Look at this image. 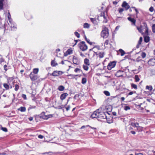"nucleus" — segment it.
Masks as SVG:
<instances>
[{
  "label": "nucleus",
  "instance_id": "1",
  "mask_svg": "<svg viewBox=\"0 0 155 155\" xmlns=\"http://www.w3.org/2000/svg\"><path fill=\"white\" fill-rule=\"evenodd\" d=\"M91 117L92 118H96L98 120L100 121H105L104 120H107V122L108 123H111V121H108L107 116L105 113L101 111L100 109H98L94 111L91 114Z\"/></svg>",
  "mask_w": 155,
  "mask_h": 155
},
{
  "label": "nucleus",
  "instance_id": "2",
  "mask_svg": "<svg viewBox=\"0 0 155 155\" xmlns=\"http://www.w3.org/2000/svg\"><path fill=\"white\" fill-rule=\"evenodd\" d=\"M92 54H93L92 58H97L99 57L100 58H102L104 57V52L98 51L95 52L93 51Z\"/></svg>",
  "mask_w": 155,
  "mask_h": 155
},
{
  "label": "nucleus",
  "instance_id": "3",
  "mask_svg": "<svg viewBox=\"0 0 155 155\" xmlns=\"http://www.w3.org/2000/svg\"><path fill=\"white\" fill-rule=\"evenodd\" d=\"M78 46L80 49L83 51H86L87 49V46L86 45L85 42L82 41L78 44Z\"/></svg>",
  "mask_w": 155,
  "mask_h": 155
},
{
  "label": "nucleus",
  "instance_id": "4",
  "mask_svg": "<svg viewBox=\"0 0 155 155\" xmlns=\"http://www.w3.org/2000/svg\"><path fill=\"white\" fill-rule=\"evenodd\" d=\"M101 36L104 38H106L109 35L108 29L106 27H105L102 30L101 33Z\"/></svg>",
  "mask_w": 155,
  "mask_h": 155
},
{
  "label": "nucleus",
  "instance_id": "5",
  "mask_svg": "<svg viewBox=\"0 0 155 155\" xmlns=\"http://www.w3.org/2000/svg\"><path fill=\"white\" fill-rule=\"evenodd\" d=\"M116 64V62L115 61L110 62L109 63L107 66V68L108 70H110L112 68L115 67Z\"/></svg>",
  "mask_w": 155,
  "mask_h": 155
},
{
  "label": "nucleus",
  "instance_id": "6",
  "mask_svg": "<svg viewBox=\"0 0 155 155\" xmlns=\"http://www.w3.org/2000/svg\"><path fill=\"white\" fill-rule=\"evenodd\" d=\"M29 77L32 81H35L37 80L38 78L37 75L31 72L29 75Z\"/></svg>",
  "mask_w": 155,
  "mask_h": 155
},
{
  "label": "nucleus",
  "instance_id": "7",
  "mask_svg": "<svg viewBox=\"0 0 155 155\" xmlns=\"http://www.w3.org/2000/svg\"><path fill=\"white\" fill-rule=\"evenodd\" d=\"M63 72L61 71H55L51 74V75L54 76H57L61 75Z\"/></svg>",
  "mask_w": 155,
  "mask_h": 155
},
{
  "label": "nucleus",
  "instance_id": "8",
  "mask_svg": "<svg viewBox=\"0 0 155 155\" xmlns=\"http://www.w3.org/2000/svg\"><path fill=\"white\" fill-rule=\"evenodd\" d=\"M73 62L74 64L77 65H78L80 63V61L78 58L75 56L73 57Z\"/></svg>",
  "mask_w": 155,
  "mask_h": 155
},
{
  "label": "nucleus",
  "instance_id": "9",
  "mask_svg": "<svg viewBox=\"0 0 155 155\" xmlns=\"http://www.w3.org/2000/svg\"><path fill=\"white\" fill-rule=\"evenodd\" d=\"M121 6L123 7L124 8L126 9V10H128L130 7V6L125 1L123 2Z\"/></svg>",
  "mask_w": 155,
  "mask_h": 155
},
{
  "label": "nucleus",
  "instance_id": "10",
  "mask_svg": "<svg viewBox=\"0 0 155 155\" xmlns=\"http://www.w3.org/2000/svg\"><path fill=\"white\" fill-rule=\"evenodd\" d=\"M148 64L150 66H154L155 65V59H151L148 61Z\"/></svg>",
  "mask_w": 155,
  "mask_h": 155
},
{
  "label": "nucleus",
  "instance_id": "11",
  "mask_svg": "<svg viewBox=\"0 0 155 155\" xmlns=\"http://www.w3.org/2000/svg\"><path fill=\"white\" fill-rule=\"evenodd\" d=\"M8 24L13 29L16 28V25L12 20V21L11 22L8 23Z\"/></svg>",
  "mask_w": 155,
  "mask_h": 155
},
{
  "label": "nucleus",
  "instance_id": "12",
  "mask_svg": "<svg viewBox=\"0 0 155 155\" xmlns=\"http://www.w3.org/2000/svg\"><path fill=\"white\" fill-rule=\"evenodd\" d=\"M127 19L129 21H131L133 25H135L136 20L134 18H131L130 17H128L127 18Z\"/></svg>",
  "mask_w": 155,
  "mask_h": 155
},
{
  "label": "nucleus",
  "instance_id": "13",
  "mask_svg": "<svg viewBox=\"0 0 155 155\" xmlns=\"http://www.w3.org/2000/svg\"><path fill=\"white\" fill-rule=\"evenodd\" d=\"M68 94L67 93H64L61 94L60 96V99L61 100H63L68 95Z\"/></svg>",
  "mask_w": 155,
  "mask_h": 155
},
{
  "label": "nucleus",
  "instance_id": "14",
  "mask_svg": "<svg viewBox=\"0 0 155 155\" xmlns=\"http://www.w3.org/2000/svg\"><path fill=\"white\" fill-rule=\"evenodd\" d=\"M101 17H102L104 19L103 20V22L104 23H106L107 22V17L104 14V13H103V14H102L101 15Z\"/></svg>",
  "mask_w": 155,
  "mask_h": 155
},
{
  "label": "nucleus",
  "instance_id": "15",
  "mask_svg": "<svg viewBox=\"0 0 155 155\" xmlns=\"http://www.w3.org/2000/svg\"><path fill=\"white\" fill-rule=\"evenodd\" d=\"M45 114V113L44 112H42L40 114V117L45 119H47L48 117L47 116H46Z\"/></svg>",
  "mask_w": 155,
  "mask_h": 155
},
{
  "label": "nucleus",
  "instance_id": "16",
  "mask_svg": "<svg viewBox=\"0 0 155 155\" xmlns=\"http://www.w3.org/2000/svg\"><path fill=\"white\" fill-rule=\"evenodd\" d=\"M143 26L145 28V33L147 35H148V28L147 27V24L145 23H143Z\"/></svg>",
  "mask_w": 155,
  "mask_h": 155
},
{
  "label": "nucleus",
  "instance_id": "17",
  "mask_svg": "<svg viewBox=\"0 0 155 155\" xmlns=\"http://www.w3.org/2000/svg\"><path fill=\"white\" fill-rule=\"evenodd\" d=\"M91 21L94 25H97L98 24L96 19L95 18H90Z\"/></svg>",
  "mask_w": 155,
  "mask_h": 155
},
{
  "label": "nucleus",
  "instance_id": "18",
  "mask_svg": "<svg viewBox=\"0 0 155 155\" xmlns=\"http://www.w3.org/2000/svg\"><path fill=\"white\" fill-rule=\"evenodd\" d=\"M123 71H118L117 72L116 74V75L117 77H122L123 76L122 74H121L120 73H122Z\"/></svg>",
  "mask_w": 155,
  "mask_h": 155
},
{
  "label": "nucleus",
  "instance_id": "19",
  "mask_svg": "<svg viewBox=\"0 0 155 155\" xmlns=\"http://www.w3.org/2000/svg\"><path fill=\"white\" fill-rule=\"evenodd\" d=\"M150 40V37L149 36H146L144 37V41L146 43L148 42Z\"/></svg>",
  "mask_w": 155,
  "mask_h": 155
},
{
  "label": "nucleus",
  "instance_id": "20",
  "mask_svg": "<svg viewBox=\"0 0 155 155\" xmlns=\"http://www.w3.org/2000/svg\"><path fill=\"white\" fill-rule=\"evenodd\" d=\"M84 63L87 65H90V62L89 59L87 58H85L84 60Z\"/></svg>",
  "mask_w": 155,
  "mask_h": 155
},
{
  "label": "nucleus",
  "instance_id": "21",
  "mask_svg": "<svg viewBox=\"0 0 155 155\" xmlns=\"http://www.w3.org/2000/svg\"><path fill=\"white\" fill-rule=\"evenodd\" d=\"M18 110H20L21 112H24L26 111V108L25 107H21L18 109Z\"/></svg>",
  "mask_w": 155,
  "mask_h": 155
},
{
  "label": "nucleus",
  "instance_id": "22",
  "mask_svg": "<svg viewBox=\"0 0 155 155\" xmlns=\"http://www.w3.org/2000/svg\"><path fill=\"white\" fill-rule=\"evenodd\" d=\"M72 53V50L70 49H68L66 52L65 54L66 55L70 54Z\"/></svg>",
  "mask_w": 155,
  "mask_h": 155
},
{
  "label": "nucleus",
  "instance_id": "23",
  "mask_svg": "<svg viewBox=\"0 0 155 155\" xmlns=\"http://www.w3.org/2000/svg\"><path fill=\"white\" fill-rule=\"evenodd\" d=\"M51 64L52 66L54 67L58 65V64L55 61L52 60L51 62Z\"/></svg>",
  "mask_w": 155,
  "mask_h": 155
},
{
  "label": "nucleus",
  "instance_id": "24",
  "mask_svg": "<svg viewBox=\"0 0 155 155\" xmlns=\"http://www.w3.org/2000/svg\"><path fill=\"white\" fill-rule=\"evenodd\" d=\"M64 89V87L62 85H60L59 86L58 88V89L61 91H63Z\"/></svg>",
  "mask_w": 155,
  "mask_h": 155
},
{
  "label": "nucleus",
  "instance_id": "25",
  "mask_svg": "<svg viewBox=\"0 0 155 155\" xmlns=\"http://www.w3.org/2000/svg\"><path fill=\"white\" fill-rule=\"evenodd\" d=\"M119 51L121 53V56H123L125 54V52L122 49H120Z\"/></svg>",
  "mask_w": 155,
  "mask_h": 155
},
{
  "label": "nucleus",
  "instance_id": "26",
  "mask_svg": "<svg viewBox=\"0 0 155 155\" xmlns=\"http://www.w3.org/2000/svg\"><path fill=\"white\" fill-rule=\"evenodd\" d=\"M8 18L9 21V22H10L12 20V19L11 18V15L9 12H8Z\"/></svg>",
  "mask_w": 155,
  "mask_h": 155
},
{
  "label": "nucleus",
  "instance_id": "27",
  "mask_svg": "<svg viewBox=\"0 0 155 155\" xmlns=\"http://www.w3.org/2000/svg\"><path fill=\"white\" fill-rule=\"evenodd\" d=\"M78 76V75H74L71 74H68V76L70 77V79L75 78V76Z\"/></svg>",
  "mask_w": 155,
  "mask_h": 155
},
{
  "label": "nucleus",
  "instance_id": "28",
  "mask_svg": "<svg viewBox=\"0 0 155 155\" xmlns=\"http://www.w3.org/2000/svg\"><path fill=\"white\" fill-rule=\"evenodd\" d=\"M146 89L148 90L149 91H151L153 89V87L151 85H147L146 86Z\"/></svg>",
  "mask_w": 155,
  "mask_h": 155
},
{
  "label": "nucleus",
  "instance_id": "29",
  "mask_svg": "<svg viewBox=\"0 0 155 155\" xmlns=\"http://www.w3.org/2000/svg\"><path fill=\"white\" fill-rule=\"evenodd\" d=\"M87 81V79L85 78H83L81 80V83L83 84H85L86 83Z\"/></svg>",
  "mask_w": 155,
  "mask_h": 155
},
{
  "label": "nucleus",
  "instance_id": "30",
  "mask_svg": "<svg viewBox=\"0 0 155 155\" xmlns=\"http://www.w3.org/2000/svg\"><path fill=\"white\" fill-rule=\"evenodd\" d=\"M39 69L38 68H34L33 70V71L32 72L33 74H37L38 72Z\"/></svg>",
  "mask_w": 155,
  "mask_h": 155
},
{
  "label": "nucleus",
  "instance_id": "31",
  "mask_svg": "<svg viewBox=\"0 0 155 155\" xmlns=\"http://www.w3.org/2000/svg\"><path fill=\"white\" fill-rule=\"evenodd\" d=\"M3 0H0V10L3 9Z\"/></svg>",
  "mask_w": 155,
  "mask_h": 155
},
{
  "label": "nucleus",
  "instance_id": "32",
  "mask_svg": "<svg viewBox=\"0 0 155 155\" xmlns=\"http://www.w3.org/2000/svg\"><path fill=\"white\" fill-rule=\"evenodd\" d=\"M90 26V25L87 23H84L83 25V27L85 28H89Z\"/></svg>",
  "mask_w": 155,
  "mask_h": 155
},
{
  "label": "nucleus",
  "instance_id": "33",
  "mask_svg": "<svg viewBox=\"0 0 155 155\" xmlns=\"http://www.w3.org/2000/svg\"><path fill=\"white\" fill-rule=\"evenodd\" d=\"M3 86L6 90H8L9 89V85L6 83H4L3 84Z\"/></svg>",
  "mask_w": 155,
  "mask_h": 155
},
{
  "label": "nucleus",
  "instance_id": "34",
  "mask_svg": "<svg viewBox=\"0 0 155 155\" xmlns=\"http://www.w3.org/2000/svg\"><path fill=\"white\" fill-rule=\"evenodd\" d=\"M85 40L87 41V42L89 43L90 45H92L93 44V42H92L90 41V40L87 38L85 36Z\"/></svg>",
  "mask_w": 155,
  "mask_h": 155
},
{
  "label": "nucleus",
  "instance_id": "35",
  "mask_svg": "<svg viewBox=\"0 0 155 155\" xmlns=\"http://www.w3.org/2000/svg\"><path fill=\"white\" fill-rule=\"evenodd\" d=\"M131 86L132 88H133L135 89H137V86L136 84H133V83H132V84H131Z\"/></svg>",
  "mask_w": 155,
  "mask_h": 155
},
{
  "label": "nucleus",
  "instance_id": "36",
  "mask_svg": "<svg viewBox=\"0 0 155 155\" xmlns=\"http://www.w3.org/2000/svg\"><path fill=\"white\" fill-rule=\"evenodd\" d=\"M141 56L142 57V58H144L146 57V54L144 52H142L141 54Z\"/></svg>",
  "mask_w": 155,
  "mask_h": 155
},
{
  "label": "nucleus",
  "instance_id": "37",
  "mask_svg": "<svg viewBox=\"0 0 155 155\" xmlns=\"http://www.w3.org/2000/svg\"><path fill=\"white\" fill-rule=\"evenodd\" d=\"M104 93L107 96H109L110 95L109 92V91H104Z\"/></svg>",
  "mask_w": 155,
  "mask_h": 155
},
{
  "label": "nucleus",
  "instance_id": "38",
  "mask_svg": "<svg viewBox=\"0 0 155 155\" xmlns=\"http://www.w3.org/2000/svg\"><path fill=\"white\" fill-rule=\"evenodd\" d=\"M124 109L125 110L127 111L128 110H129L130 109V107L129 106H126L124 107Z\"/></svg>",
  "mask_w": 155,
  "mask_h": 155
},
{
  "label": "nucleus",
  "instance_id": "39",
  "mask_svg": "<svg viewBox=\"0 0 155 155\" xmlns=\"http://www.w3.org/2000/svg\"><path fill=\"white\" fill-rule=\"evenodd\" d=\"M135 81L136 82H137L139 81L140 80V79L139 78L138 76L137 75H136L135 76Z\"/></svg>",
  "mask_w": 155,
  "mask_h": 155
},
{
  "label": "nucleus",
  "instance_id": "40",
  "mask_svg": "<svg viewBox=\"0 0 155 155\" xmlns=\"http://www.w3.org/2000/svg\"><path fill=\"white\" fill-rule=\"evenodd\" d=\"M83 68L86 71L88 70V67L87 65H83Z\"/></svg>",
  "mask_w": 155,
  "mask_h": 155
},
{
  "label": "nucleus",
  "instance_id": "41",
  "mask_svg": "<svg viewBox=\"0 0 155 155\" xmlns=\"http://www.w3.org/2000/svg\"><path fill=\"white\" fill-rule=\"evenodd\" d=\"M152 30L153 33H155V24L153 25L152 26Z\"/></svg>",
  "mask_w": 155,
  "mask_h": 155
},
{
  "label": "nucleus",
  "instance_id": "42",
  "mask_svg": "<svg viewBox=\"0 0 155 155\" xmlns=\"http://www.w3.org/2000/svg\"><path fill=\"white\" fill-rule=\"evenodd\" d=\"M19 86L16 84H15V91H17L18 90V89H19Z\"/></svg>",
  "mask_w": 155,
  "mask_h": 155
},
{
  "label": "nucleus",
  "instance_id": "43",
  "mask_svg": "<svg viewBox=\"0 0 155 155\" xmlns=\"http://www.w3.org/2000/svg\"><path fill=\"white\" fill-rule=\"evenodd\" d=\"M143 38L142 37H140L139 40L138 41V43L139 44H141Z\"/></svg>",
  "mask_w": 155,
  "mask_h": 155
},
{
  "label": "nucleus",
  "instance_id": "44",
  "mask_svg": "<svg viewBox=\"0 0 155 155\" xmlns=\"http://www.w3.org/2000/svg\"><path fill=\"white\" fill-rule=\"evenodd\" d=\"M75 35L78 38H79L80 37V35L79 33H78L77 32L75 31L74 32Z\"/></svg>",
  "mask_w": 155,
  "mask_h": 155
},
{
  "label": "nucleus",
  "instance_id": "45",
  "mask_svg": "<svg viewBox=\"0 0 155 155\" xmlns=\"http://www.w3.org/2000/svg\"><path fill=\"white\" fill-rule=\"evenodd\" d=\"M143 127H142L139 126L137 128V129L139 131H142V130Z\"/></svg>",
  "mask_w": 155,
  "mask_h": 155
},
{
  "label": "nucleus",
  "instance_id": "46",
  "mask_svg": "<svg viewBox=\"0 0 155 155\" xmlns=\"http://www.w3.org/2000/svg\"><path fill=\"white\" fill-rule=\"evenodd\" d=\"M1 129L4 131L7 132L8 131L6 127H2Z\"/></svg>",
  "mask_w": 155,
  "mask_h": 155
},
{
  "label": "nucleus",
  "instance_id": "47",
  "mask_svg": "<svg viewBox=\"0 0 155 155\" xmlns=\"http://www.w3.org/2000/svg\"><path fill=\"white\" fill-rule=\"evenodd\" d=\"M36 107L34 105H31L29 107V109H34L36 108Z\"/></svg>",
  "mask_w": 155,
  "mask_h": 155
},
{
  "label": "nucleus",
  "instance_id": "48",
  "mask_svg": "<svg viewBox=\"0 0 155 155\" xmlns=\"http://www.w3.org/2000/svg\"><path fill=\"white\" fill-rule=\"evenodd\" d=\"M124 10V9L123 8H119V12L120 13H122Z\"/></svg>",
  "mask_w": 155,
  "mask_h": 155
},
{
  "label": "nucleus",
  "instance_id": "49",
  "mask_svg": "<svg viewBox=\"0 0 155 155\" xmlns=\"http://www.w3.org/2000/svg\"><path fill=\"white\" fill-rule=\"evenodd\" d=\"M137 30H138L139 31L140 33H142V29L141 27L139 28L138 27H137Z\"/></svg>",
  "mask_w": 155,
  "mask_h": 155
},
{
  "label": "nucleus",
  "instance_id": "50",
  "mask_svg": "<svg viewBox=\"0 0 155 155\" xmlns=\"http://www.w3.org/2000/svg\"><path fill=\"white\" fill-rule=\"evenodd\" d=\"M21 96L24 99L26 100L27 99L26 96L25 94H22Z\"/></svg>",
  "mask_w": 155,
  "mask_h": 155
},
{
  "label": "nucleus",
  "instance_id": "51",
  "mask_svg": "<svg viewBox=\"0 0 155 155\" xmlns=\"http://www.w3.org/2000/svg\"><path fill=\"white\" fill-rule=\"evenodd\" d=\"M153 7H151L149 8V11L151 12H153Z\"/></svg>",
  "mask_w": 155,
  "mask_h": 155
},
{
  "label": "nucleus",
  "instance_id": "52",
  "mask_svg": "<svg viewBox=\"0 0 155 155\" xmlns=\"http://www.w3.org/2000/svg\"><path fill=\"white\" fill-rule=\"evenodd\" d=\"M79 96V95L78 94H76L74 97V98L76 99L78 98Z\"/></svg>",
  "mask_w": 155,
  "mask_h": 155
},
{
  "label": "nucleus",
  "instance_id": "53",
  "mask_svg": "<svg viewBox=\"0 0 155 155\" xmlns=\"http://www.w3.org/2000/svg\"><path fill=\"white\" fill-rule=\"evenodd\" d=\"M109 42V41L108 40H106L105 41V42L104 43V45H108V43Z\"/></svg>",
  "mask_w": 155,
  "mask_h": 155
},
{
  "label": "nucleus",
  "instance_id": "54",
  "mask_svg": "<svg viewBox=\"0 0 155 155\" xmlns=\"http://www.w3.org/2000/svg\"><path fill=\"white\" fill-rule=\"evenodd\" d=\"M89 126V125H86V126H83L81 127V129H84V128H85L86 127H88Z\"/></svg>",
  "mask_w": 155,
  "mask_h": 155
},
{
  "label": "nucleus",
  "instance_id": "55",
  "mask_svg": "<svg viewBox=\"0 0 155 155\" xmlns=\"http://www.w3.org/2000/svg\"><path fill=\"white\" fill-rule=\"evenodd\" d=\"M139 126V124L137 123H135L134 127H136L137 128Z\"/></svg>",
  "mask_w": 155,
  "mask_h": 155
},
{
  "label": "nucleus",
  "instance_id": "56",
  "mask_svg": "<svg viewBox=\"0 0 155 155\" xmlns=\"http://www.w3.org/2000/svg\"><path fill=\"white\" fill-rule=\"evenodd\" d=\"M80 69L78 68H76L74 69V71L76 72H77L78 71H80Z\"/></svg>",
  "mask_w": 155,
  "mask_h": 155
},
{
  "label": "nucleus",
  "instance_id": "57",
  "mask_svg": "<svg viewBox=\"0 0 155 155\" xmlns=\"http://www.w3.org/2000/svg\"><path fill=\"white\" fill-rule=\"evenodd\" d=\"M38 137L40 139H42L44 137V136L41 135H38Z\"/></svg>",
  "mask_w": 155,
  "mask_h": 155
},
{
  "label": "nucleus",
  "instance_id": "58",
  "mask_svg": "<svg viewBox=\"0 0 155 155\" xmlns=\"http://www.w3.org/2000/svg\"><path fill=\"white\" fill-rule=\"evenodd\" d=\"M70 106H68V107H66V110L67 111H68L70 110Z\"/></svg>",
  "mask_w": 155,
  "mask_h": 155
},
{
  "label": "nucleus",
  "instance_id": "59",
  "mask_svg": "<svg viewBox=\"0 0 155 155\" xmlns=\"http://www.w3.org/2000/svg\"><path fill=\"white\" fill-rule=\"evenodd\" d=\"M130 133L133 134H136V132L135 131L132 130L130 131Z\"/></svg>",
  "mask_w": 155,
  "mask_h": 155
},
{
  "label": "nucleus",
  "instance_id": "60",
  "mask_svg": "<svg viewBox=\"0 0 155 155\" xmlns=\"http://www.w3.org/2000/svg\"><path fill=\"white\" fill-rule=\"evenodd\" d=\"M28 119L30 121H32L33 120V117H30L28 118Z\"/></svg>",
  "mask_w": 155,
  "mask_h": 155
},
{
  "label": "nucleus",
  "instance_id": "61",
  "mask_svg": "<svg viewBox=\"0 0 155 155\" xmlns=\"http://www.w3.org/2000/svg\"><path fill=\"white\" fill-rule=\"evenodd\" d=\"M135 124V123H131V124H130V125L131 126H133V127H134Z\"/></svg>",
  "mask_w": 155,
  "mask_h": 155
},
{
  "label": "nucleus",
  "instance_id": "62",
  "mask_svg": "<svg viewBox=\"0 0 155 155\" xmlns=\"http://www.w3.org/2000/svg\"><path fill=\"white\" fill-rule=\"evenodd\" d=\"M135 155H143V154L141 153H136Z\"/></svg>",
  "mask_w": 155,
  "mask_h": 155
},
{
  "label": "nucleus",
  "instance_id": "63",
  "mask_svg": "<svg viewBox=\"0 0 155 155\" xmlns=\"http://www.w3.org/2000/svg\"><path fill=\"white\" fill-rule=\"evenodd\" d=\"M120 27L119 26H117L115 28L116 31L118 30L119 28Z\"/></svg>",
  "mask_w": 155,
  "mask_h": 155
},
{
  "label": "nucleus",
  "instance_id": "64",
  "mask_svg": "<svg viewBox=\"0 0 155 155\" xmlns=\"http://www.w3.org/2000/svg\"><path fill=\"white\" fill-rule=\"evenodd\" d=\"M112 114L114 116H116L117 115V113L115 112H112Z\"/></svg>",
  "mask_w": 155,
  "mask_h": 155
}]
</instances>
